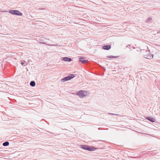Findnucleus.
Segmentation results:
<instances>
[{
  "mask_svg": "<svg viewBox=\"0 0 160 160\" xmlns=\"http://www.w3.org/2000/svg\"><path fill=\"white\" fill-rule=\"evenodd\" d=\"M88 94V92L84 90H80L78 92L76 95L80 98L86 97Z\"/></svg>",
  "mask_w": 160,
  "mask_h": 160,
  "instance_id": "1",
  "label": "nucleus"
},
{
  "mask_svg": "<svg viewBox=\"0 0 160 160\" xmlns=\"http://www.w3.org/2000/svg\"><path fill=\"white\" fill-rule=\"evenodd\" d=\"M80 148L82 149L89 151H94L96 150L95 148L93 147H89L86 145H81Z\"/></svg>",
  "mask_w": 160,
  "mask_h": 160,
  "instance_id": "2",
  "label": "nucleus"
},
{
  "mask_svg": "<svg viewBox=\"0 0 160 160\" xmlns=\"http://www.w3.org/2000/svg\"><path fill=\"white\" fill-rule=\"evenodd\" d=\"M75 77V75L74 74H71L69 76L64 78L63 79L61 80V81L63 82H65L70 80L72 79L73 78Z\"/></svg>",
  "mask_w": 160,
  "mask_h": 160,
  "instance_id": "3",
  "label": "nucleus"
},
{
  "mask_svg": "<svg viewBox=\"0 0 160 160\" xmlns=\"http://www.w3.org/2000/svg\"><path fill=\"white\" fill-rule=\"evenodd\" d=\"M9 13L13 14L18 16H21L22 13L20 12L18 10H10L9 11Z\"/></svg>",
  "mask_w": 160,
  "mask_h": 160,
  "instance_id": "4",
  "label": "nucleus"
},
{
  "mask_svg": "<svg viewBox=\"0 0 160 160\" xmlns=\"http://www.w3.org/2000/svg\"><path fill=\"white\" fill-rule=\"evenodd\" d=\"M146 118L152 122H155V119L154 118L150 117H147Z\"/></svg>",
  "mask_w": 160,
  "mask_h": 160,
  "instance_id": "5",
  "label": "nucleus"
},
{
  "mask_svg": "<svg viewBox=\"0 0 160 160\" xmlns=\"http://www.w3.org/2000/svg\"><path fill=\"white\" fill-rule=\"evenodd\" d=\"M62 61H64L66 62H71L72 61L71 58H68L67 57L62 58Z\"/></svg>",
  "mask_w": 160,
  "mask_h": 160,
  "instance_id": "6",
  "label": "nucleus"
},
{
  "mask_svg": "<svg viewBox=\"0 0 160 160\" xmlns=\"http://www.w3.org/2000/svg\"><path fill=\"white\" fill-rule=\"evenodd\" d=\"M84 58L83 57H80L79 58L80 61L83 63H85L88 61V60H83Z\"/></svg>",
  "mask_w": 160,
  "mask_h": 160,
  "instance_id": "7",
  "label": "nucleus"
},
{
  "mask_svg": "<svg viewBox=\"0 0 160 160\" xmlns=\"http://www.w3.org/2000/svg\"><path fill=\"white\" fill-rule=\"evenodd\" d=\"M111 48V46L110 45H105L103 47V48L104 49L106 50H108Z\"/></svg>",
  "mask_w": 160,
  "mask_h": 160,
  "instance_id": "8",
  "label": "nucleus"
},
{
  "mask_svg": "<svg viewBox=\"0 0 160 160\" xmlns=\"http://www.w3.org/2000/svg\"><path fill=\"white\" fill-rule=\"evenodd\" d=\"M30 85L32 87H34L35 85V82L34 81H31L30 83Z\"/></svg>",
  "mask_w": 160,
  "mask_h": 160,
  "instance_id": "9",
  "label": "nucleus"
},
{
  "mask_svg": "<svg viewBox=\"0 0 160 160\" xmlns=\"http://www.w3.org/2000/svg\"><path fill=\"white\" fill-rule=\"evenodd\" d=\"M2 145L4 146H8L9 145V142L8 141L5 142L3 143Z\"/></svg>",
  "mask_w": 160,
  "mask_h": 160,
  "instance_id": "10",
  "label": "nucleus"
},
{
  "mask_svg": "<svg viewBox=\"0 0 160 160\" xmlns=\"http://www.w3.org/2000/svg\"><path fill=\"white\" fill-rule=\"evenodd\" d=\"M107 57L108 58H116L118 57V56H107Z\"/></svg>",
  "mask_w": 160,
  "mask_h": 160,
  "instance_id": "11",
  "label": "nucleus"
},
{
  "mask_svg": "<svg viewBox=\"0 0 160 160\" xmlns=\"http://www.w3.org/2000/svg\"><path fill=\"white\" fill-rule=\"evenodd\" d=\"M144 57L146 58L150 59L151 58V56L150 55H144Z\"/></svg>",
  "mask_w": 160,
  "mask_h": 160,
  "instance_id": "12",
  "label": "nucleus"
},
{
  "mask_svg": "<svg viewBox=\"0 0 160 160\" xmlns=\"http://www.w3.org/2000/svg\"><path fill=\"white\" fill-rule=\"evenodd\" d=\"M152 20V18L151 17H149V18H148L146 20V22H150Z\"/></svg>",
  "mask_w": 160,
  "mask_h": 160,
  "instance_id": "13",
  "label": "nucleus"
},
{
  "mask_svg": "<svg viewBox=\"0 0 160 160\" xmlns=\"http://www.w3.org/2000/svg\"><path fill=\"white\" fill-rule=\"evenodd\" d=\"M108 114H109L113 115H116V116H118L119 115V114H114V113H108Z\"/></svg>",
  "mask_w": 160,
  "mask_h": 160,
  "instance_id": "14",
  "label": "nucleus"
},
{
  "mask_svg": "<svg viewBox=\"0 0 160 160\" xmlns=\"http://www.w3.org/2000/svg\"><path fill=\"white\" fill-rule=\"evenodd\" d=\"M49 45L50 46H58V45Z\"/></svg>",
  "mask_w": 160,
  "mask_h": 160,
  "instance_id": "15",
  "label": "nucleus"
},
{
  "mask_svg": "<svg viewBox=\"0 0 160 160\" xmlns=\"http://www.w3.org/2000/svg\"><path fill=\"white\" fill-rule=\"evenodd\" d=\"M21 64L22 65H23L24 64V62H22L21 63Z\"/></svg>",
  "mask_w": 160,
  "mask_h": 160,
  "instance_id": "16",
  "label": "nucleus"
},
{
  "mask_svg": "<svg viewBox=\"0 0 160 160\" xmlns=\"http://www.w3.org/2000/svg\"><path fill=\"white\" fill-rule=\"evenodd\" d=\"M40 10H44L45 9V8H40L39 9Z\"/></svg>",
  "mask_w": 160,
  "mask_h": 160,
  "instance_id": "17",
  "label": "nucleus"
},
{
  "mask_svg": "<svg viewBox=\"0 0 160 160\" xmlns=\"http://www.w3.org/2000/svg\"><path fill=\"white\" fill-rule=\"evenodd\" d=\"M157 33H160V31H158Z\"/></svg>",
  "mask_w": 160,
  "mask_h": 160,
  "instance_id": "18",
  "label": "nucleus"
},
{
  "mask_svg": "<svg viewBox=\"0 0 160 160\" xmlns=\"http://www.w3.org/2000/svg\"><path fill=\"white\" fill-rule=\"evenodd\" d=\"M146 52H147V54H149V52L148 51H146Z\"/></svg>",
  "mask_w": 160,
  "mask_h": 160,
  "instance_id": "19",
  "label": "nucleus"
}]
</instances>
